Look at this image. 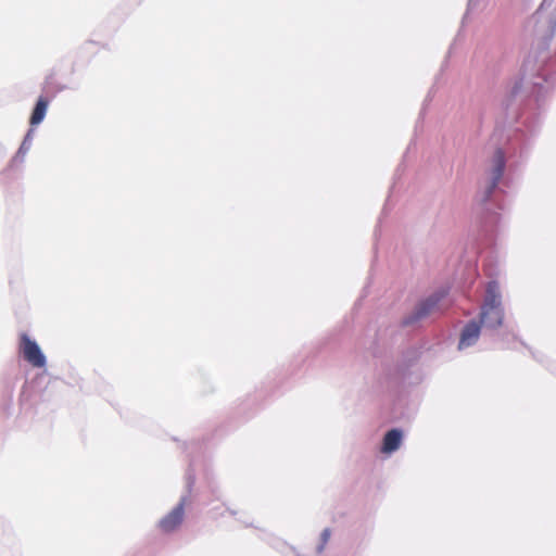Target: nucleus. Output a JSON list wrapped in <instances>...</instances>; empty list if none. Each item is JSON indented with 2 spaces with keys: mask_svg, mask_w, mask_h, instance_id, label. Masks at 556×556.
<instances>
[{
  "mask_svg": "<svg viewBox=\"0 0 556 556\" xmlns=\"http://www.w3.org/2000/svg\"><path fill=\"white\" fill-rule=\"evenodd\" d=\"M504 312L501 302L500 286L496 281H490L486 287L484 303L481 307L480 324L490 328L502 326Z\"/></svg>",
  "mask_w": 556,
  "mask_h": 556,
  "instance_id": "nucleus-1",
  "label": "nucleus"
},
{
  "mask_svg": "<svg viewBox=\"0 0 556 556\" xmlns=\"http://www.w3.org/2000/svg\"><path fill=\"white\" fill-rule=\"evenodd\" d=\"M20 352L33 367L42 368L46 366V356L36 341L31 340L26 333L20 336Z\"/></svg>",
  "mask_w": 556,
  "mask_h": 556,
  "instance_id": "nucleus-2",
  "label": "nucleus"
},
{
  "mask_svg": "<svg viewBox=\"0 0 556 556\" xmlns=\"http://www.w3.org/2000/svg\"><path fill=\"white\" fill-rule=\"evenodd\" d=\"M504 168H505L504 152L501 149H498L495 151V153L493 155V166H492V170H491V179H490V185L488 186V189H486L485 199H488L492 194L494 189L496 188L498 181L501 180V178L503 176Z\"/></svg>",
  "mask_w": 556,
  "mask_h": 556,
  "instance_id": "nucleus-3",
  "label": "nucleus"
},
{
  "mask_svg": "<svg viewBox=\"0 0 556 556\" xmlns=\"http://www.w3.org/2000/svg\"><path fill=\"white\" fill-rule=\"evenodd\" d=\"M184 515V504L180 503L174 507L163 519H161L159 523L160 529L165 533L173 532L181 525Z\"/></svg>",
  "mask_w": 556,
  "mask_h": 556,
  "instance_id": "nucleus-4",
  "label": "nucleus"
},
{
  "mask_svg": "<svg viewBox=\"0 0 556 556\" xmlns=\"http://www.w3.org/2000/svg\"><path fill=\"white\" fill-rule=\"evenodd\" d=\"M481 325L476 320L469 321L463 329L459 338L458 349L473 345L480 336Z\"/></svg>",
  "mask_w": 556,
  "mask_h": 556,
  "instance_id": "nucleus-5",
  "label": "nucleus"
},
{
  "mask_svg": "<svg viewBox=\"0 0 556 556\" xmlns=\"http://www.w3.org/2000/svg\"><path fill=\"white\" fill-rule=\"evenodd\" d=\"M402 441V432L399 429L388 431L383 439L382 451L384 453H392L400 447Z\"/></svg>",
  "mask_w": 556,
  "mask_h": 556,
  "instance_id": "nucleus-6",
  "label": "nucleus"
},
{
  "mask_svg": "<svg viewBox=\"0 0 556 556\" xmlns=\"http://www.w3.org/2000/svg\"><path fill=\"white\" fill-rule=\"evenodd\" d=\"M48 105L49 101L47 98L40 97L38 99L29 119L31 126H36L43 121L48 110Z\"/></svg>",
  "mask_w": 556,
  "mask_h": 556,
  "instance_id": "nucleus-7",
  "label": "nucleus"
},
{
  "mask_svg": "<svg viewBox=\"0 0 556 556\" xmlns=\"http://www.w3.org/2000/svg\"><path fill=\"white\" fill-rule=\"evenodd\" d=\"M434 304L435 303L432 301H427L424 304H421L416 313V317L421 318V317L426 316L431 311V308L434 306Z\"/></svg>",
  "mask_w": 556,
  "mask_h": 556,
  "instance_id": "nucleus-8",
  "label": "nucleus"
}]
</instances>
